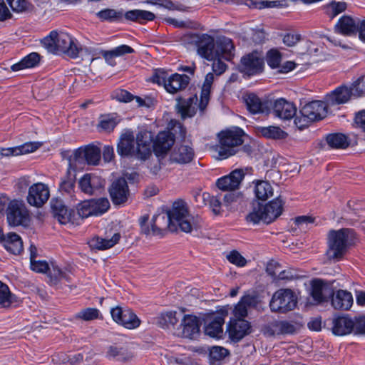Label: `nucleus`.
<instances>
[{"label":"nucleus","mask_w":365,"mask_h":365,"mask_svg":"<svg viewBox=\"0 0 365 365\" xmlns=\"http://www.w3.org/2000/svg\"><path fill=\"white\" fill-rule=\"evenodd\" d=\"M241 72L248 76H254L262 72L263 58L257 52H252L241 58Z\"/></svg>","instance_id":"9b49d317"},{"label":"nucleus","mask_w":365,"mask_h":365,"mask_svg":"<svg viewBox=\"0 0 365 365\" xmlns=\"http://www.w3.org/2000/svg\"><path fill=\"white\" fill-rule=\"evenodd\" d=\"M51 209L54 217L61 225L74 224L76 215L73 210L68 209L61 201L56 200L51 202Z\"/></svg>","instance_id":"aec40b11"},{"label":"nucleus","mask_w":365,"mask_h":365,"mask_svg":"<svg viewBox=\"0 0 365 365\" xmlns=\"http://www.w3.org/2000/svg\"><path fill=\"white\" fill-rule=\"evenodd\" d=\"M111 200L114 205H120L127 201L129 189L127 181L124 178L115 180L109 188Z\"/></svg>","instance_id":"a211bd4d"},{"label":"nucleus","mask_w":365,"mask_h":365,"mask_svg":"<svg viewBox=\"0 0 365 365\" xmlns=\"http://www.w3.org/2000/svg\"><path fill=\"white\" fill-rule=\"evenodd\" d=\"M160 217L165 224L177 225L182 231L187 233L197 227V220L189 214L187 205L182 200L175 201L172 209L168 212L167 216Z\"/></svg>","instance_id":"423d86ee"},{"label":"nucleus","mask_w":365,"mask_h":365,"mask_svg":"<svg viewBox=\"0 0 365 365\" xmlns=\"http://www.w3.org/2000/svg\"><path fill=\"white\" fill-rule=\"evenodd\" d=\"M190 78L185 74L174 73L169 76L165 89L167 92L175 94L184 90L189 84Z\"/></svg>","instance_id":"bb28decb"},{"label":"nucleus","mask_w":365,"mask_h":365,"mask_svg":"<svg viewBox=\"0 0 365 365\" xmlns=\"http://www.w3.org/2000/svg\"><path fill=\"white\" fill-rule=\"evenodd\" d=\"M200 325L201 323L197 317L186 314L183 317L176 334L190 339H196L200 334Z\"/></svg>","instance_id":"9d476101"},{"label":"nucleus","mask_w":365,"mask_h":365,"mask_svg":"<svg viewBox=\"0 0 365 365\" xmlns=\"http://www.w3.org/2000/svg\"><path fill=\"white\" fill-rule=\"evenodd\" d=\"M353 304V297L349 292L339 289L332 294L331 305L335 309L348 310Z\"/></svg>","instance_id":"c85d7f7f"},{"label":"nucleus","mask_w":365,"mask_h":365,"mask_svg":"<svg viewBox=\"0 0 365 365\" xmlns=\"http://www.w3.org/2000/svg\"><path fill=\"white\" fill-rule=\"evenodd\" d=\"M247 110L252 114L264 113L269 111V103L262 101L256 94L250 93L245 97Z\"/></svg>","instance_id":"a878e982"},{"label":"nucleus","mask_w":365,"mask_h":365,"mask_svg":"<svg viewBox=\"0 0 365 365\" xmlns=\"http://www.w3.org/2000/svg\"><path fill=\"white\" fill-rule=\"evenodd\" d=\"M250 324L244 319H235L230 320L227 331L230 339L233 341H239L246 335L250 333Z\"/></svg>","instance_id":"4468645a"},{"label":"nucleus","mask_w":365,"mask_h":365,"mask_svg":"<svg viewBox=\"0 0 365 365\" xmlns=\"http://www.w3.org/2000/svg\"><path fill=\"white\" fill-rule=\"evenodd\" d=\"M205 334L210 337L221 338L223 334L224 317L219 314H209L204 319Z\"/></svg>","instance_id":"f3484780"},{"label":"nucleus","mask_w":365,"mask_h":365,"mask_svg":"<svg viewBox=\"0 0 365 365\" xmlns=\"http://www.w3.org/2000/svg\"><path fill=\"white\" fill-rule=\"evenodd\" d=\"M247 5L255 9H262L264 8L278 7L281 5L279 1L266 0H247Z\"/></svg>","instance_id":"8fccbe9b"},{"label":"nucleus","mask_w":365,"mask_h":365,"mask_svg":"<svg viewBox=\"0 0 365 365\" xmlns=\"http://www.w3.org/2000/svg\"><path fill=\"white\" fill-rule=\"evenodd\" d=\"M124 18L127 21L138 22L143 24L148 21H153L155 16L153 13L148 11L133 9L127 11L124 14Z\"/></svg>","instance_id":"f704fd0d"},{"label":"nucleus","mask_w":365,"mask_h":365,"mask_svg":"<svg viewBox=\"0 0 365 365\" xmlns=\"http://www.w3.org/2000/svg\"><path fill=\"white\" fill-rule=\"evenodd\" d=\"M327 103L321 101H314L304 105L301 109V114L307 116L312 122L321 120L327 114Z\"/></svg>","instance_id":"ddd939ff"},{"label":"nucleus","mask_w":365,"mask_h":365,"mask_svg":"<svg viewBox=\"0 0 365 365\" xmlns=\"http://www.w3.org/2000/svg\"><path fill=\"white\" fill-rule=\"evenodd\" d=\"M91 208L95 216H98L106 212L110 208V202L106 197L91 199Z\"/></svg>","instance_id":"37998d69"},{"label":"nucleus","mask_w":365,"mask_h":365,"mask_svg":"<svg viewBox=\"0 0 365 365\" xmlns=\"http://www.w3.org/2000/svg\"><path fill=\"white\" fill-rule=\"evenodd\" d=\"M6 222L10 227H16L23 225V202L13 200L9 202L6 209Z\"/></svg>","instance_id":"dca6fc26"},{"label":"nucleus","mask_w":365,"mask_h":365,"mask_svg":"<svg viewBox=\"0 0 365 365\" xmlns=\"http://www.w3.org/2000/svg\"><path fill=\"white\" fill-rule=\"evenodd\" d=\"M353 96L359 97L365 93V76H361L350 86Z\"/></svg>","instance_id":"4d7b16f0"},{"label":"nucleus","mask_w":365,"mask_h":365,"mask_svg":"<svg viewBox=\"0 0 365 365\" xmlns=\"http://www.w3.org/2000/svg\"><path fill=\"white\" fill-rule=\"evenodd\" d=\"M113 320L128 329H135L140 327L141 321L128 307L116 306L110 309Z\"/></svg>","instance_id":"1a4fd4ad"},{"label":"nucleus","mask_w":365,"mask_h":365,"mask_svg":"<svg viewBox=\"0 0 365 365\" xmlns=\"http://www.w3.org/2000/svg\"><path fill=\"white\" fill-rule=\"evenodd\" d=\"M113 98L120 102L128 103L133 100V95L125 90H117L113 93Z\"/></svg>","instance_id":"774afa93"},{"label":"nucleus","mask_w":365,"mask_h":365,"mask_svg":"<svg viewBox=\"0 0 365 365\" xmlns=\"http://www.w3.org/2000/svg\"><path fill=\"white\" fill-rule=\"evenodd\" d=\"M227 258L228 261L235 264L238 267H244L246 263L247 260L245 257H243L237 251L234 250L232 251L227 256Z\"/></svg>","instance_id":"0e129e2a"},{"label":"nucleus","mask_w":365,"mask_h":365,"mask_svg":"<svg viewBox=\"0 0 365 365\" xmlns=\"http://www.w3.org/2000/svg\"><path fill=\"white\" fill-rule=\"evenodd\" d=\"M347 8V4L344 1H332L324 6L326 14L330 19H334L339 14L344 12Z\"/></svg>","instance_id":"a19ab883"},{"label":"nucleus","mask_w":365,"mask_h":365,"mask_svg":"<svg viewBox=\"0 0 365 365\" xmlns=\"http://www.w3.org/2000/svg\"><path fill=\"white\" fill-rule=\"evenodd\" d=\"M75 317L84 321H92L101 319L102 315L97 308L88 307L79 311L76 314Z\"/></svg>","instance_id":"49530a36"},{"label":"nucleus","mask_w":365,"mask_h":365,"mask_svg":"<svg viewBox=\"0 0 365 365\" xmlns=\"http://www.w3.org/2000/svg\"><path fill=\"white\" fill-rule=\"evenodd\" d=\"M41 56L36 52H32L24 56V68H34L39 64Z\"/></svg>","instance_id":"e2e57ef3"},{"label":"nucleus","mask_w":365,"mask_h":365,"mask_svg":"<svg viewBox=\"0 0 365 365\" xmlns=\"http://www.w3.org/2000/svg\"><path fill=\"white\" fill-rule=\"evenodd\" d=\"M175 143V135L170 131L160 132L153 143V150L158 156L163 155Z\"/></svg>","instance_id":"412c9836"},{"label":"nucleus","mask_w":365,"mask_h":365,"mask_svg":"<svg viewBox=\"0 0 365 365\" xmlns=\"http://www.w3.org/2000/svg\"><path fill=\"white\" fill-rule=\"evenodd\" d=\"M78 215L82 218H86L94 215L91 208V200H85L77 206Z\"/></svg>","instance_id":"13d9d810"},{"label":"nucleus","mask_w":365,"mask_h":365,"mask_svg":"<svg viewBox=\"0 0 365 365\" xmlns=\"http://www.w3.org/2000/svg\"><path fill=\"white\" fill-rule=\"evenodd\" d=\"M328 145L335 149H345L349 144V138L343 133H331L327 136Z\"/></svg>","instance_id":"4c0bfd02"},{"label":"nucleus","mask_w":365,"mask_h":365,"mask_svg":"<svg viewBox=\"0 0 365 365\" xmlns=\"http://www.w3.org/2000/svg\"><path fill=\"white\" fill-rule=\"evenodd\" d=\"M269 105L272 106L274 115L281 119L289 120L296 115V106L293 103L287 101L284 98H278Z\"/></svg>","instance_id":"6ab92c4d"},{"label":"nucleus","mask_w":365,"mask_h":365,"mask_svg":"<svg viewBox=\"0 0 365 365\" xmlns=\"http://www.w3.org/2000/svg\"><path fill=\"white\" fill-rule=\"evenodd\" d=\"M74 184L75 178L67 175L61 179L60 189L63 192L70 193L74 187Z\"/></svg>","instance_id":"69168bd1"},{"label":"nucleus","mask_w":365,"mask_h":365,"mask_svg":"<svg viewBox=\"0 0 365 365\" xmlns=\"http://www.w3.org/2000/svg\"><path fill=\"white\" fill-rule=\"evenodd\" d=\"M97 16L103 21H120L124 16L122 11L106 9L97 13Z\"/></svg>","instance_id":"09e8293b"},{"label":"nucleus","mask_w":365,"mask_h":365,"mask_svg":"<svg viewBox=\"0 0 365 365\" xmlns=\"http://www.w3.org/2000/svg\"><path fill=\"white\" fill-rule=\"evenodd\" d=\"M158 219H161L160 215H157L153 216V217L152 218L150 227L148 225V224H146L145 225L140 226L142 232H143L144 234L148 235H156L160 234L161 228L160 227L159 225H157L155 224L156 221Z\"/></svg>","instance_id":"864d4df0"},{"label":"nucleus","mask_w":365,"mask_h":365,"mask_svg":"<svg viewBox=\"0 0 365 365\" xmlns=\"http://www.w3.org/2000/svg\"><path fill=\"white\" fill-rule=\"evenodd\" d=\"M353 318L348 315H341L333 319L331 331L336 336H345L353 334Z\"/></svg>","instance_id":"4be33fe9"},{"label":"nucleus","mask_w":365,"mask_h":365,"mask_svg":"<svg viewBox=\"0 0 365 365\" xmlns=\"http://www.w3.org/2000/svg\"><path fill=\"white\" fill-rule=\"evenodd\" d=\"M49 197L48 187L41 182L33 185L27 196L28 202L33 206L39 207L42 206Z\"/></svg>","instance_id":"2eb2a0df"},{"label":"nucleus","mask_w":365,"mask_h":365,"mask_svg":"<svg viewBox=\"0 0 365 365\" xmlns=\"http://www.w3.org/2000/svg\"><path fill=\"white\" fill-rule=\"evenodd\" d=\"M244 177L245 173L242 169H235L229 175L219 178L216 185L222 191H233L239 188Z\"/></svg>","instance_id":"f8f14e48"},{"label":"nucleus","mask_w":365,"mask_h":365,"mask_svg":"<svg viewBox=\"0 0 365 365\" xmlns=\"http://www.w3.org/2000/svg\"><path fill=\"white\" fill-rule=\"evenodd\" d=\"M266 61L272 68H277L282 61L281 53L277 49H271L267 53Z\"/></svg>","instance_id":"3c124183"},{"label":"nucleus","mask_w":365,"mask_h":365,"mask_svg":"<svg viewBox=\"0 0 365 365\" xmlns=\"http://www.w3.org/2000/svg\"><path fill=\"white\" fill-rule=\"evenodd\" d=\"M213 81L214 74L212 73H208L205 76V81L201 89L200 101L198 105V107L201 111H203L206 108L209 103Z\"/></svg>","instance_id":"72a5a7b5"},{"label":"nucleus","mask_w":365,"mask_h":365,"mask_svg":"<svg viewBox=\"0 0 365 365\" xmlns=\"http://www.w3.org/2000/svg\"><path fill=\"white\" fill-rule=\"evenodd\" d=\"M49 264L45 260H33L30 262V268L35 272L46 274L49 269Z\"/></svg>","instance_id":"680f3d73"},{"label":"nucleus","mask_w":365,"mask_h":365,"mask_svg":"<svg viewBox=\"0 0 365 365\" xmlns=\"http://www.w3.org/2000/svg\"><path fill=\"white\" fill-rule=\"evenodd\" d=\"M355 232L353 230L343 228L331 230L327 238L328 248L326 252L329 260L337 262L341 259L349 246L354 243Z\"/></svg>","instance_id":"20e7f679"},{"label":"nucleus","mask_w":365,"mask_h":365,"mask_svg":"<svg viewBox=\"0 0 365 365\" xmlns=\"http://www.w3.org/2000/svg\"><path fill=\"white\" fill-rule=\"evenodd\" d=\"M120 239V235L119 233H115L110 239H103L99 237L92 238L89 245L90 247L93 249L99 250H105L113 247L116 245Z\"/></svg>","instance_id":"c9c22d12"},{"label":"nucleus","mask_w":365,"mask_h":365,"mask_svg":"<svg viewBox=\"0 0 365 365\" xmlns=\"http://www.w3.org/2000/svg\"><path fill=\"white\" fill-rule=\"evenodd\" d=\"M358 26V22L355 19L349 16H343L338 20L334 30L338 34L351 36L356 33Z\"/></svg>","instance_id":"c756f323"},{"label":"nucleus","mask_w":365,"mask_h":365,"mask_svg":"<svg viewBox=\"0 0 365 365\" xmlns=\"http://www.w3.org/2000/svg\"><path fill=\"white\" fill-rule=\"evenodd\" d=\"M243 135L244 131L237 127L220 132L217 135L218 144L215 146L217 158L226 159L234 155L238 147L243 143Z\"/></svg>","instance_id":"39448f33"},{"label":"nucleus","mask_w":365,"mask_h":365,"mask_svg":"<svg viewBox=\"0 0 365 365\" xmlns=\"http://www.w3.org/2000/svg\"><path fill=\"white\" fill-rule=\"evenodd\" d=\"M298 329V325L296 323L288 321H274L271 322L266 328V333L269 336L279 334H292Z\"/></svg>","instance_id":"5701e85b"},{"label":"nucleus","mask_w":365,"mask_h":365,"mask_svg":"<svg viewBox=\"0 0 365 365\" xmlns=\"http://www.w3.org/2000/svg\"><path fill=\"white\" fill-rule=\"evenodd\" d=\"M165 21L170 25L178 29H195L197 24L196 22L190 19L181 20L175 18H168Z\"/></svg>","instance_id":"603ef678"},{"label":"nucleus","mask_w":365,"mask_h":365,"mask_svg":"<svg viewBox=\"0 0 365 365\" xmlns=\"http://www.w3.org/2000/svg\"><path fill=\"white\" fill-rule=\"evenodd\" d=\"M282 200L279 198H276L264 205L258 204L257 207H254L247 216V220L254 224L260 221L269 224L282 214Z\"/></svg>","instance_id":"0eeeda50"},{"label":"nucleus","mask_w":365,"mask_h":365,"mask_svg":"<svg viewBox=\"0 0 365 365\" xmlns=\"http://www.w3.org/2000/svg\"><path fill=\"white\" fill-rule=\"evenodd\" d=\"M46 274L48 278V283L51 285H56L63 279L66 282L70 281L68 274L54 262H50L49 269Z\"/></svg>","instance_id":"473e14b6"},{"label":"nucleus","mask_w":365,"mask_h":365,"mask_svg":"<svg viewBox=\"0 0 365 365\" xmlns=\"http://www.w3.org/2000/svg\"><path fill=\"white\" fill-rule=\"evenodd\" d=\"M255 192L258 199L265 200L272 195L273 190L267 181L260 180L256 183Z\"/></svg>","instance_id":"79ce46f5"},{"label":"nucleus","mask_w":365,"mask_h":365,"mask_svg":"<svg viewBox=\"0 0 365 365\" xmlns=\"http://www.w3.org/2000/svg\"><path fill=\"white\" fill-rule=\"evenodd\" d=\"M11 297L9 287L0 281V305L4 307H9L11 303Z\"/></svg>","instance_id":"5fc2aeb1"},{"label":"nucleus","mask_w":365,"mask_h":365,"mask_svg":"<svg viewBox=\"0 0 365 365\" xmlns=\"http://www.w3.org/2000/svg\"><path fill=\"white\" fill-rule=\"evenodd\" d=\"M101 149L95 145H89L83 148H78L74 153L76 160L84 158L88 164L96 165L101 159Z\"/></svg>","instance_id":"b1692460"},{"label":"nucleus","mask_w":365,"mask_h":365,"mask_svg":"<svg viewBox=\"0 0 365 365\" xmlns=\"http://www.w3.org/2000/svg\"><path fill=\"white\" fill-rule=\"evenodd\" d=\"M354 335H365V315L353 318Z\"/></svg>","instance_id":"bf43d9fd"},{"label":"nucleus","mask_w":365,"mask_h":365,"mask_svg":"<svg viewBox=\"0 0 365 365\" xmlns=\"http://www.w3.org/2000/svg\"><path fill=\"white\" fill-rule=\"evenodd\" d=\"M2 242L5 249L14 255H19L22 251L23 242L21 237L15 232L7 233Z\"/></svg>","instance_id":"2f4dec72"},{"label":"nucleus","mask_w":365,"mask_h":365,"mask_svg":"<svg viewBox=\"0 0 365 365\" xmlns=\"http://www.w3.org/2000/svg\"><path fill=\"white\" fill-rule=\"evenodd\" d=\"M257 132L266 138L282 140L287 137V133L278 126H260L257 128Z\"/></svg>","instance_id":"e433bc0d"},{"label":"nucleus","mask_w":365,"mask_h":365,"mask_svg":"<svg viewBox=\"0 0 365 365\" xmlns=\"http://www.w3.org/2000/svg\"><path fill=\"white\" fill-rule=\"evenodd\" d=\"M150 3L153 5H157L160 7L165 8L170 11H187V7L183 4L177 1H172L170 0H150Z\"/></svg>","instance_id":"a18cd8bd"},{"label":"nucleus","mask_w":365,"mask_h":365,"mask_svg":"<svg viewBox=\"0 0 365 365\" xmlns=\"http://www.w3.org/2000/svg\"><path fill=\"white\" fill-rule=\"evenodd\" d=\"M314 222V218L309 216H299L296 217L295 224L300 230H305Z\"/></svg>","instance_id":"338daca9"},{"label":"nucleus","mask_w":365,"mask_h":365,"mask_svg":"<svg viewBox=\"0 0 365 365\" xmlns=\"http://www.w3.org/2000/svg\"><path fill=\"white\" fill-rule=\"evenodd\" d=\"M177 312L170 311L161 313L157 318V323L163 329L174 327L178 322Z\"/></svg>","instance_id":"58836bf2"},{"label":"nucleus","mask_w":365,"mask_h":365,"mask_svg":"<svg viewBox=\"0 0 365 365\" xmlns=\"http://www.w3.org/2000/svg\"><path fill=\"white\" fill-rule=\"evenodd\" d=\"M190 39L196 47L197 53L207 61H213L218 57L231 61L234 56L233 42L226 36H219L215 40L207 34H192Z\"/></svg>","instance_id":"f257e3e1"},{"label":"nucleus","mask_w":365,"mask_h":365,"mask_svg":"<svg viewBox=\"0 0 365 365\" xmlns=\"http://www.w3.org/2000/svg\"><path fill=\"white\" fill-rule=\"evenodd\" d=\"M118 120L113 115H102L100 118L98 128L105 132L112 131L118 124Z\"/></svg>","instance_id":"de8ad7c7"},{"label":"nucleus","mask_w":365,"mask_h":365,"mask_svg":"<svg viewBox=\"0 0 365 365\" xmlns=\"http://www.w3.org/2000/svg\"><path fill=\"white\" fill-rule=\"evenodd\" d=\"M193 148L188 144L176 146L170 154V160L179 164H186L191 162L194 158Z\"/></svg>","instance_id":"393cba45"},{"label":"nucleus","mask_w":365,"mask_h":365,"mask_svg":"<svg viewBox=\"0 0 365 365\" xmlns=\"http://www.w3.org/2000/svg\"><path fill=\"white\" fill-rule=\"evenodd\" d=\"M297 297L290 289H279L276 291L269 302L272 312L285 314L295 309Z\"/></svg>","instance_id":"6e6552de"},{"label":"nucleus","mask_w":365,"mask_h":365,"mask_svg":"<svg viewBox=\"0 0 365 365\" xmlns=\"http://www.w3.org/2000/svg\"><path fill=\"white\" fill-rule=\"evenodd\" d=\"M153 141L152 133L146 130L139 131L135 138L133 131L127 130L119 138L117 152L121 156L145 160L151 155Z\"/></svg>","instance_id":"f03ea898"},{"label":"nucleus","mask_w":365,"mask_h":365,"mask_svg":"<svg viewBox=\"0 0 365 365\" xmlns=\"http://www.w3.org/2000/svg\"><path fill=\"white\" fill-rule=\"evenodd\" d=\"M168 73L163 68H157L153 71L152 81L165 88L168 78Z\"/></svg>","instance_id":"6e6d98bb"},{"label":"nucleus","mask_w":365,"mask_h":365,"mask_svg":"<svg viewBox=\"0 0 365 365\" xmlns=\"http://www.w3.org/2000/svg\"><path fill=\"white\" fill-rule=\"evenodd\" d=\"M104 180L97 175L86 174L79 180V187L82 192L92 195L95 190L103 187Z\"/></svg>","instance_id":"cd10ccee"},{"label":"nucleus","mask_w":365,"mask_h":365,"mask_svg":"<svg viewBox=\"0 0 365 365\" xmlns=\"http://www.w3.org/2000/svg\"><path fill=\"white\" fill-rule=\"evenodd\" d=\"M197 101V96H194L181 102L179 110L183 118L192 117L195 114Z\"/></svg>","instance_id":"ea45409f"},{"label":"nucleus","mask_w":365,"mask_h":365,"mask_svg":"<svg viewBox=\"0 0 365 365\" xmlns=\"http://www.w3.org/2000/svg\"><path fill=\"white\" fill-rule=\"evenodd\" d=\"M325 283L322 279H315L311 282L312 291L311 294L313 299L317 302L324 301V297L323 295V290Z\"/></svg>","instance_id":"c03bdc74"},{"label":"nucleus","mask_w":365,"mask_h":365,"mask_svg":"<svg viewBox=\"0 0 365 365\" xmlns=\"http://www.w3.org/2000/svg\"><path fill=\"white\" fill-rule=\"evenodd\" d=\"M107 356L113 360L123 361L125 359V353L123 348L110 346L107 351Z\"/></svg>","instance_id":"052dcab7"},{"label":"nucleus","mask_w":365,"mask_h":365,"mask_svg":"<svg viewBox=\"0 0 365 365\" xmlns=\"http://www.w3.org/2000/svg\"><path fill=\"white\" fill-rule=\"evenodd\" d=\"M43 47L53 54L64 53L71 58L78 57L81 47L78 41L65 32L52 31L42 40Z\"/></svg>","instance_id":"7ed1b4c3"},{"label":"nucleus","mask_w":365,"mask_h":365,"mask_svg":"<svg viewBox=\"0 0 365 365\" xmlns=\"http://www.w3.org/2000/svg\"><path fill=\"white\" fill-rule=\"evenodd\" d=\"M353 96L351 87L339 86L327 96V104L335 106L346 103Z\"/></svg>","instance_id":"7c9ffc66"}]
</instances>
